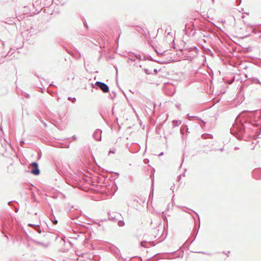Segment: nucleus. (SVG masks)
Returning <instances> with one entry per match:
<instances>
[{
	"label": "nucleus",
	"mask_w": 261,
	"mask_h": 261,
	"mask_svg": "<svg viewBox=\"0 0 261 261\" xmlns=\"http://www.w3.org/2000/svg\"><path fill=\"white\" fill-rule=\"evenodd\" d=\"M260 122L261 110L244 111L237 117L230 128V133L238 139L242 140L246 134L249 135L251 133L258 132V129L254 128Z\"/></svg>",
	"instance_id": "1"
},
{
	"label": "nucleus",
	"mask_w": 261,
	"mask_h": 261,
	"mask_svg": "<svg viewBox=\"0 0 261 261\" xmlns=\"http://www.w3.org/2000/svg\"><path fill=\"white\" fill-rule=\"evenodd\" d=\"M92 87L97 89H99L103 93H107L110 91L109 86L106 84L101 82L97 81L94 85H92Z\"/></svg>",
	"instance_id": "2"
},
{
	"label": "nucleus",
	"mask_w": 261,
	"mask_h": 261,
	"mask_svg": "<svg viewBox=\"0 0 261 261\" xmlns=\"http://www.w3.org/2000/svg\"><path fill=\"white\" fill-rule=\"evenodd\" d=\"M70 179H67V183L72 187H76L79 184L80 178L77 174H71Z\"/></svg>",
	"instance_id": "3"
},
{
	"label": "nucleus",
	"mask_w": 261,
	"mask_h": 261,
	"mask_svg": "<svg viewBox=\"0 0 261 261\" xmlns=\"http://www.w3.org/2000/svg\"><path fill=\"white\" fill-rule=\"evenodd\" d=\"M30 168H31L30 172L32 174L35 175H38L40 174V171L37 162H32L30 166Z\"/></svg>",
	"instance_id": "4"
},
{
	"label": "nucleus",
	"mask_w": 261,
	"mask_h": 261,
	"mask_svg": "<svg viewBox=\"0 0 261 261\" xmlns=\"http://www.w3.org/2000/svg\"><path fill=\"white\" fill-rule=\"evenodd\" d=\"M110 251L117 258H120L121 256L120 255V250L115 246L112 245L109 248Z\"/></svg>",
	"instance_id": "5"
},
{
	"label": "nucleus",
	"mask_w": 261,
	"mask_h": 261,
	"mask_svg": "<svg viewBox=\"0 0 261 261\" xmlns=\"http://www.w3.org/2000/svg\"><path fill=\"white\" fill-rule=\"evenodd\" d=\"M102 130L100 129H96L93 134V138L96 141H100L101 140Z\"/></svg>",
	"instance_id": "6"
},
{
	"label": "nucleus",
	"mask_w": 261,
	"mask_h": 261,
	"mask_svg": "<svg viewBox=\"0 0 261 261\" xmlns=\"http://www.w3.org/2000/svg\"><path fill=\"white\" fill-rule=\"evenodd\" d=\"M252 176L256 179H261V168H256L252 172Z\"/></svg>",
	"instance_id": "7"
},
{
	"label": "nucleus",
	"mask_w": 261,
	"mask_h": 261,
	"mask_svg": "<svg viewBox=\"0 0 261 261\" xmlns=\"http://www.w3.org/2000/svg\"><path fill=\"white\" fill-rule=\"evenodd\" d=\"M246 77H247V80L250 83L252 84H258L261 86V82L257 77H248L247 75H246Z\"/></svg>",
	"instance_id": "8"
},
{
	"label": "nucleus",
	"mask_w": 261,
	"mask_h": 261,
	"mask_svg": "<svg viewBox=\"0 0 261 261\" xmlns=\"http://www.w3.org/2000/svg\"><path fill=\"white\" fill-rule=\"evenodd\" d=\"M171 61L172 59L171 57H168L167 59H166L162 58L160 60H157V61H156V62L161 64H164L171 63Z\"/></svg>",
	"instance_id": "9"
},
{
	"label": "nucleus",
	"mask_w": 261,
	"mask_h": 261,
	"mask_svg": "<svg viewBox=\"0 0 261 261\" xmlns=\"http://www.w3.org/2000/svg\"><path fill=\"white\" fill-rule=\"evenodd\" d=\"M121 215L120 214L112 213V214H109V219L111 220H117L118 217H120Z\"/></svg>",
	"instance_id": "10"
},
{
	"label": "nucleus",
	"mask_w": 261,
	"mask_h": 261,
	"mask_svg": "<svg viewBox=\"0 0 261 261\" xmlns=\"http://www.w3.org/2000/svg\"><path fill=\"white\" fill-rule=\"evenodd\" d=\"M29 225L33 226L34 229L38 233H41V229L39 225H34V224H29Z\"/></svg>",
	"instance_id": "11"
},
{
	"label": "nucleus",
	"mask_w": 261,
	"mask_h": 261,
	"mask_svg": "<svg viewBox=\"0 0 261 261\" xmlns=\"http://www.w3.org/2000/svg\"><path fill=\"white\" fill-rule=\"evenodd\" d=\"M4 42L0 40V55H3L4 54Z\"/></svg>",
	"instance_id": "12"
},
{
	"label": "nucleus",
	"mask_w": 261,
	"mask_h": 261,
	"mask_svg": "<svg viewBox=\"0 0 261 261\" xmlns=\"http://www.w3.org/2000/svg\"><path fill=\"white\" fill-rule=\"evenodd\" d=\"M116 96V93L115 91H112L110 94L109 97L113 99Z\"/></svg>",
	"instance_id": "13"
},
{
	"label": "nucleus",
	"mask_w": 261,
	"mask_h": 261,
	"mask_svg": "<svg viewBox=\"0 0 261 261\" xmlns=\"http://www.w3.org/2000/svg\"><path fill=\"white\" fill-rule=\"evenodd\" d=\"M189 51H195L196 53L198 51V50L196 46H193L189 48Z\"/></svg>",
	"instance_id": "14"
},
{
	"label": "nucleus",
	"mask_w": 261,
	"mask_h": 261,
	"mask_svg": "<svg viewBox=\"0 0 261 261\" xmlns=\"http://www.w3.org/2000/svg\"><path fill=\"white\" fill-rule=\"evenodd\" d=\"M135 56L139 60H146V57H144L143 59H142L141 58V56L139 55V54H134Z\"/></svg>",
	"instance_id": "15"
},
{
	"label": "nucleus",
	"mask_w": 261,
	"mask_h": 261,
	"mask_svg": "<svg viewBox=\"0 0 261 261\" xmlns=\"http://www.w3.org/2000/svg\"><path fill=\"white\" fill-rule=\"evenodd\" d=\"M205 53L207 55H211V56L213 57L214 56V54L213 53H212V50L209 49V48H207L205 50Z\"/></svg>",
	"instance_id": "16"
},
{
	"label": "nucleus",
	"mask_w": 261,
	"mask_h": 261,
	"mask_svg": "<svg viewBox=\"0 0 261 261\" xmlns=\"http://www.w3.org/2000/svg\"><path fill=\"white\" fill-rule=\"evenodd\" d=\"M136 30L141 33H142V34L145 33L143 29L139 26L137 27Z\"/></svg>",
	"instance_id": "17"
},
{
	"label": "nucleus",
	"mask_w": 261,
	"mask_h": 261,
	"mask_svg": "<svg viewBox=\"0 0 261 261\" xmlns=\"http://www.w3.org/2000/svg\"><path fill=\"white\" fill-rule=\"evenodd\" d=\"M147 242H146V241H143V242H141L140 243V245L141 247H145V248H147Z\"/></svg>",
	"instance_id": "18"
},
{
	"label": "nucleus",
	"mask_w": 261,
	"mask_h": 261,
	"mask_svg": "<svg viewBox=\"0 0 261 261\" xmlns=\"http://www.w3.org/2000/svg\"><path fill=\"white\" fill-rule=\"evenodd\" d=\"M155 51L156 53V54L158 55H161V56H163L164 55H165L166 53L168 51L167 50H165L164 51L163 53H159V51H158L156 49H155Z\"/></svg>",
	"instance_id": "19"
},
{
	"label": "nucleus",
	"mask_w": 261,
	"mask_h": 261,
	"mask_svg": "<svg viewBox=\"0 0 261 261\" xmlns=\"http://www.w3.org/2000/svg\"><path fill=\"white\" fill-rule=\"evenodd\" d=\"M125 223L122 220H119L118 222V225L119 226H123L124 225Z\"/></svg>",
	"instance_id": "20"
},
{
	"label": "nucleus",
	"mask_w": 261,
	"mask_h": 261,
	"mask_svg": "<svg viewBox=\"0 0 261 261\" xmlns=\"http://www.w3.org/2000/svg\"><path fill=\"white\" fill-rule=\"evenodd\" d=\"M172 123L174 126H178L180 123V122L178 123L177 120H174L172 121Z\"/></svg>",
	"instance_id": "21"
},
{
	"label": "nucleus",
	"mask_w": 261,
	"mask_h": 261,
	"mask_svg": "<svg viewBox=\"0 0 261 261\" xmlns=\"http://www.w3.org/2000/svg\"><path fill=\"white\" fill-rule=\"evenodd\" d=\"M185 130H186L187 131H188V127L186 126L185 127H182L180 128V132L181 134H183L184 133V132Z\"/></svg>",
	"instance_id": "22"
},
{
	"label": "nucleus",
	"mask_w": 261,
	"mask_h": 261,
	"mask_svg": "<svg viewBox=\"0 0 261 261\" xmlns=\"http://www.w3.org/2000/svg\"><path fill=\"white\" fill-rule=\"evenodd\" d=\"M68 99L69 100H72V103H74L76 100V99L75 97L71 98V97H68Z\"/></svg>",
	"instance_id": "23"
},
{
	"label": "nucleus",
	"mask_w": 261,
	"mask_h": 261,
	"mask_svg": "<svg viewBox=\"0 0 261 261\" xmlns=\"http://www.w3.org/2000/svg\"><path fill=\"white\" fill-rule=\"evenodd\" d=\"M147 59L150 60V61H154V62H156V61H157V60H155L153 58H152L150 56H149L147 58Z\"/></svg>",
	"instance_id": "24"
},
{
	"label": "nucleus",
	"mask_w": 261,
	"mask_h": 261,
	"mask_svg": "<svg viewBox=\"0 0 261 261\" xmlns=\"http://www.w3.org/2000/svg\"><path fill=\"white\" fill-rule=\"evenodd\" d=\"M144 72L147 74H150L151 72L147 68L144 69Z\"/></svg>",
	"instance_id": "25"
},
{
	"label": "nucleus",
	"mask_w": 261,
	"mask_h": 261,
	"mask_svg": "<svg viewBox=\"0 0 261 261\" xmlns=\"http://www.w3.org/2000/svg\"><path fill=\"white\" fill-rule=\"evenodd\" d=\"M187 116L189 118H195V119H199V118L197 116H191L189 115V114H187Z\"/></svg>",
	"instance_id": "26"
},
{
	"label": "nucleus",
	"mask_w": 261,
	"mask_h": 261,
	"mask_svg": "<svg viewBox=\"0 0 261 261\" xmlns=\"http://www.w3.org/2000/svg\"><path fill=\"white\" fill-rule=\"evenodd\" d=\"M24 144V141L23 140H21L20 142V145L22 147L23 146V145Z\"/></svg>",
	"instance_id": "27"
},
{
	"label": "nucleus",
	"mask_w": 261,
	"mask_h": 261,
	"mask_svg": "<svg viewBox=\"0 0 261 261\" xmlns=\"http://www.w3.org/2000/svg\"><path fill=\"white\" fill-rule=\"evenodd\" d=\"M206 135L208 136L207 138L212 139L213 138V136L211 134H207Z\"/></svg>",
	"instance_id": "28"
},
{
	"label": "nucleus",
	"mask_w": 261,
	"mask_h": 261,
	"mask_svg": "<svg viewBox=\"0 0 261 261\" xmlns=\"http://www.w3.org/2000/svg\"><path fill=\"white\" fill-rule=\"evenodd\" d=\"M129 57H130V55H129ZM129 59L133 62H135L136 61L135 59H134L133 58H131V57H129Z\"/></svg>",
	"instance_id": "29"
},
{
	"label": "nucleus",
	"mask_w": 261,
	"mask_h": 261,
	"mask_svg": "<svg viewBox=\"0 0 261 261\" xmlns=\"http://www.w3.org/2000/svg\"><path fill=\"white\" fill-rule=\"evenodd\" d=\"M84 24L85 27L87 29H88V24H87V22H86V21L84 22Z\"/></svg>",
	"instance_id": "30"
},
{
	"label": "nucleus",
	"mask_w": 261,
	"mask_h": 261,
	"mask_svg": "<svg viewBox=\"0 0 261 261\" xmlns=\"http://www.w3.org/2000/svg\"><path fill=\"white\" fill-rule=\"evenodd\" d=\"M241 0H236V3H237V4L238 5L241 4Z\"/></svg>",
	"instance_id": "31"
},
{
	"label": "nucleus",
	"mask_w": 261,
	"mask_h": 261,
	"mask_svg": "<svg viewBox=\"0 0 261 261\" xmlns=\"http://www.w3.org/2000/svg\"><path fill=\"white\" fill-rule=\"evenodd\" d=\"M153 72H154V73L155 74H157V73H158V70H157L156 69H154L153 70Z\"/></svg>",
	"instance_id": "32"
},
{
	"label": "nucleus",
	"mask_w": 261,
	"mask_h": 261,
	"mask_svg": "<svg viewBox=\"0 0 261 261\" xmlns=\"http://www.w3.org/2000/svg\"><path fill=\"white\" fill-rule=\"evenodd\" d=\"M53 223H54V224H57L58 221H57V220L55 219V220L53 221Z\"/></svg>",
	"instance_id": "33"
},
{
	"label": "nucleus",
	"mask_w": 261,
	"mask_h": 261,
	"mask_svg": "<svg viewBox=\"0 0 261 261\" xmlns=\"http://www.w3.org/2000/svg\"><path fill=\"white\" fill-rule=\"evenodd\" d=\"M25 97L26 98H29V97H30V95H29V94H28V93H25Z\"/></svg>",
	"instance_id": "34"
},
{
	"label": "nucleus",
	"mask_w": 261,
	"mask_h": 261,
	"mask_svg": "<svg viewBox=\"0 0 261 261\" xmlns=\"http://www.w3.org/2000/svg\"><path fill=\"white\" fill-rule=\"evenodd\" d=\"M181 176V175H179V176H178V177H177V180H180Z\"/></svg>",
	"instance_id": "35"
},
{
	"label": "nucleus",
	"mask_w": 261,
	"mask_h": 261,
	"mask_svg": "<svg viewBox=\"0 0 261 261\" xmlns=\"http://www.w3.org/2000/svg\"><path fill=\"white\" fill-rule=\"evenodd\" d=\"M115 153V150H110V151H109V154H110V153Z\"/></svg>",
	"instance_id": "36"
},
{
	"label": "nucleus",
	"mask_w": 261,
	"mask_h": 261,
	"mask_svg": "<svg viewBox=\"0 0 261 261\" xmlns=\"http://www.w3.org/2000/svg\"><path fill=\"white\" fill-rule=\"evenodd\" d=\"M78 237H79V235L76 234V236H74V237H73L72 238H74V239H77Z\"/></svg>",
	"instance_id": "37"
},
{
	"label": "nucleus",
	"mask_w": 261,
	"mask_h": 261,
	"mask_svg": "<svg viewBox=\"0 0 261 261\" xmlns=\"http://www.w3.org/2000/svg\"><path fill=\"white\" fill-rule=\"evenodd\" d=\"M72 138H73V139L74 140H76V136H73L72 137Z\"/></svg>",
	"instance_id": "38"
},
{
	"label": "nucleus",
	"mask_w": 261,
	"mask_h": 261,
	"mask_svg": "<svg viewBox=\"0 0 261 261\" xmlns=\"http://www.w3.org/2000/svg\"><path fill=\"white\" fill-rule=\"evenodd\" d=\"M33 30V29H32H32H30V31H29V33H31L33 32V31H32Z\"/></svg>",
	"instance_id": "39"
},
{
	"label": "nucleus",
	"mask_w": 261,
	"mask_h": 261,
	"mask_svg": "<svg viewBox=\"0 0 261 261\" xmlns=\"http://www.w3.org/2000/svg\"><path fill=\"white\" fill-rule=\"evenodd\" d=\"M197 232H198V231H197V232H196V234H194V240L196 238V235H197Z\"/></svg>",
	"instance_id": "40"
},
{
	"label": "nucleus",
	"mask_w": 261,
	"mask_h": 261,
	"mask_svg": "<svg viewBox=\"0 0 261 261\" xmlns=\"http://www.w3.org/2000/svg\"><path fill=\"white\" fill-rule=\"evenodd\" d=\"M35 242L37 244H41V243H40V242H38V241H35Z\"/></svg>",
	"instance_id": "41"
},
{
	"label": "nucleus",
	"mask_w": 261,
	"mask_h": 261,
	"mask_svg": "<svg viewBox=\"0 0 261 261\" xmlns=\"http://www.w3.org/2000/svg\"><path fill=\"white\" fill-rule=\"evenodd\" d=\"M163 155V152H161V153H160L159 156H161V155Z\"/></svg>",
	"instance_id": "42"
},
{
	"label": "nucleus",
	"mask_w": 261,
	"mask_h": 261,
	"mask_svg": "<svg viewBox=\"0 0 261 261\" xmlns=\"http://www.w3.org/2000/svg\"><path fill=\"white\" fill-rule=\"evenodd\" d=\"M114 173L117 175V176H119V174L117 172H114Z\"/></svg>",
	"instance_id": "43"
},
{
	"label": "nucleus",
	"mask_w": 261,
	"mask_h": 261,
	"mask_svg": "<svg viewBox=\"0 0 261 261\" xmlns=\"http://www.w3.org/2000/svg\"><path fill=\"white\" fill-rule=\"evenodd\" d=\"M11 203H12V201H10V202H8V204H9V205H10V204H11Z\"/></svg>",
	"instance_id": "44"
},
{
	"label": "nucleus",
	"mask_w": 261,
	"mask_h": 261,
	"mask_svg": "<svg viewBox=\"0 0 261 261\" xmlns=\"http://www.w3.org/2000/svg\"><path fill=\"white\" fill-rule=\"evenodd\" d=\"M201 253H203V254H208L207 253H206L205 252H202Z\"/></svg>",
	"instance_id": "45"
},
{
	"label": "nucleus",
	"mask_w": 261,
	"mask_h": 261,
	"mask_svg": "<svg viewBox=\"0 0 261 261\" xmlns=\"http://www.w3.org/2000/svg\"><path fill=\"white\" fill-rule=\"evenodd\" d=\"M176 107H177L178 108H179V109L180 105H179V106H177H177H176Z\"/></svg>",
	"instance_id": "46"
},
{
	"label": "nucleus",
	"mask_w": 261,
	"mask_h": 261,
	"mask_svg": "<svg viewBox=\"0 0 261 261\" xmlns=\"http://www.w3.org/2000/svg\"><path fill=\"white\" fill-rule=\"evenodd\" d=\"M49 86H54V85L53 84H50Z\"/></svg>",
	"instance_id": "47"
},
{
	"label": "nucleus",
	"mask_w": 261,
	"mask_h": 261,
	"mask_svg": "<svg viewBox=\"0 0 261 261\" xmlns=\"http://www.w3.org/2000/svg\"><path fill=\"white\" fill-rule=\"evenodd\" d=\"M44 124L45 126H46V124L45 123H44Z\"/></svg>",
	"instance_id": "48"
},
{
	"label": "nucleus",
	"mask_w": 261,
	"mask_h": 261,
	"mask_svg": "<svg viewBox=\"0 0 261 261\" xmlns=\"http://www.w3.org/2000/svg\"><path fill=\"white\" fill-rule=\"evenodd\" d=\"M185 155V154H183V156ZM184 159V156H183V159Z\"/></svg>",
	"instance_id": "49"
}]
</instances>
